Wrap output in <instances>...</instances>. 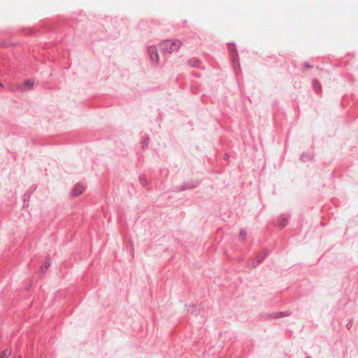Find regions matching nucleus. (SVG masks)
Segmentation results:
<instances>
[{
	"instance_id": "f257e3e1",
	"label": "nucleus",
	"mask_w": 358,
	"mask_h": 358,
	"mask_svg": "<svg viewBox=\"0 0 358 358\" xmlns=\"http://www.w3.org/2000/svg\"><path fill=\"white\" fill-rule=\"evenodd\" d=\"M162 50L168 52H171L178 49L177 45L172 41L167 40L161 45Z\"/></svg>"
},
{
	"instance_id": "9d476101",
	"label": "nucleus",
	"mask_w": 358,
	"mask_h": 358,
	"mask_svg": "<svg viewBox=\"0 0 358 358\" xmlns=\"http://www.w3.org/2000/svg\"><path fill=\"white\" fill-rule=\"evenodd\" d=\"M246 235H247L246 231L244 230H242L240 232L239 237L241 239L243 240L246 237Z\"/></svg>"
},
{
	"instance_id": "0eeeda50",
	"label": "nucleus",
	"mask_w": 358,
	"mask_h": 358,
	"mask_svg": "<svg viewBox=\"0 0 358 358\" xmlns=\"http://www.w3.org/2000/svg\"><path fill=\"white\" fill-rule=\"evenodd\" d=\"M313 85H314V87L315 88V90H317L318 92H320L321 90V85L318 81L315 80L313 82Z\"/></svg>"
},
{
	"instance_id": "9b49d317",
	"label": "nucleus",
	"mask_w": 358,
	"mask_h": 358,
	"mask_svg": "<svg viewBox=\"0 0 358 358\" xmlns=\"http://www.w3.org/2000/svg\"><path fill=\"white\" fill-rule=\"evenodd\" d=\"M3 87V85L0 83V88Z\"/></svg>"
},
{
	"instance_id": "f03ea898",
	"label": "nucleus",
	"mask_w": 358,
	"mask_h": 358,
	"mask_svg": "<svg viewBox=\"0 0 358 358\" xmlns=\"http://www.w3.org/2000/svg\"><path fill=\"white\" fill-rule=\"evenodd\" d=\"M85 187L80 184H76L72 189L71 194L73 197H77L83 194Z\"/></svg>"
},
{
	"instance_id": "423d86ee",
	"label": "nucleus",
	"mask_w": 358,
	"mask_h": 358,
	"mask_svg": "<svg viewBox=\"0 0 358 358\" xmlns=\"http://www.w3.org/2000/svg\"><path fill=\"white\" fill-rule=\"evenodd\" d=\"M50 259H47L46 261L45 262V263L41 266V269L42 270H45L48 268V266H50Z\"/></svg>"
},
{
	"instance_id": "7ed1b4c3",
	"label": "nucleus",
	"mask_w": 358,
	"mask_h": 358,
	"mask_svg": "<svg viewBox=\"0 0 358 358\" xmlns=\"http://www.w3.org/2000/svg\"><path fill=\"white\" fill-rule=\"evenodd\" d=\"M149 54H150V59L153 61V62H157L158 59H159V55H158V53H157V49L155 47H150L149 48Z\"/></svg>"
},
{
	"instance_id": "6e6552de",
	"label": "nucleus",
	"mask_w": 358,
	"mask_h": 358,
	"mask_svg": "<svg viewBox=\"0 0 358 358\" xmlns=\"http://www.w3.org/2000/svg\"><path fill=\"white\" fill-rule=\"evenodd\" d=\"M189 62L192 66H197L199 64V61L196 59H191Z\"/></svg>"
},
{
	"instance_id": "20e7f679",
	"label": "nucleus",
	"mask_w": 358,
	"mask_h": 358,
	"mask_svg": "<svg viewBox=\"0 0 358 358\" xmlns=\"http://www.w3.org/2000/svg\"><path fill=\"white\" fill-rule=\"evenodd\" d=\"M11 354L10 350H5L0 355V358H8Z\"/></svg>"
},
{
	"instance_id": "f8f14e48",
	"label": "nucleus",
	"mask_w": 358,
	"mask_h": 358,
	"mask_svg": "<svg viewBox=\"0 0 358 358\" xmlns=\"http://www.w3.org/2000/svg\"><path fill=\"white\" fill-rule=\"evenodd\" d=\"M14 358H19V357H14Z\"/></svg>"
},
{
	"instance_id": "1a4fd4ad",
	"label": "nucleus",
	"mask_w": 358,
	"mask_h": 358,
	"mask_svg": "<svg viewBox=\"0 0 358 358\" xmlns=\"http://www.w3.org/2000/svg\"><path fill=\"white\" fill-rule=\"evenodd\" d=\"M263 258H264V256H263V255H258V256L255 258L256 264H259V263L262 261Z\"/></svg>"
},
{
	"instance_id": "39448f33",
	"label": "nucleus",
	"mask_w": 358,
	"mask_h": 358,
	"mask_svg": "<svg viewBox=\"0 0 358 358\" xmlns=\"http://www.w3.org/2000/svg\"><path fill=\"white\" fill-rule=\"evenodd\" d=\"M33 85H34V82L33 81L27 80V81L24 82V88H23V90H26V87H27L28 88H31Z\"/></svg>"
}]
</instances>
